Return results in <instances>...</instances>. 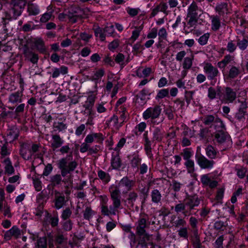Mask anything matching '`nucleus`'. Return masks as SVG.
<instances>
[{
  "label": "nucleus",
  "instance_id": "obj_33",
  "mask_svg": "<svg viewBox=\"0 0 248 248\" xmlns=\"http://www.w3.org/2000/svg\"><path fill=\"white\" fill-rule=\"evenodd\" d=\"M105 70L103 68H100L97 70L94 74L90 78V79L95 82V88L97 89V83L101 79V78L105 75Z\"/></svg>",
  "mask_w": 248,
  "mask_h": 248
},
{
  "label": "nucleus",
  "instance_id": "obj_42",
  "mask_svg": "<svg viewBox=\"0 0 248 248\" xmlns=\"http://www.w3.org/2000/svg\"><path fill=\"white\" fill-rule=\"evenodd\" d=\"M164 137V132L158 128L156 127L153 131L152 141L160 142Z\"/></svg>",
  "mask_w": 248,
  "mask_h": 248
},
{
  "label": "nucleus",
  "instance_id": "obj_48",
  "mask_svg": "<svg viewBox=\"0 0 248 248\" xmlns=\"http://www.w3.org/2000/svg\"><path fill=\"white\" fill-rule=\"evenodd\" d=\"M147 127L146 124L145 122H141L137 124L135 127V134L138 136L142 133Z\"/></svg>",
  "mask_w": 248,
  "mask_h": 248
},
{
  "label": "nucleus",
  "instance_id": "obj_4",
  "mask_svg": "<svg viewBox=\"0 0 248 248\" xmlns=\"http://www.w3.org/2000/svg\"><path fill=\"white\" fill-rule=\"evenodd\" d=\"M19 154L26 160H30L33 156L34 158L43 160L44 152L41 151L42 146L39 143H33L31 146L29 142H19Z\"/></svg>",
  "mask_w": 248,
  "mask_h": 248
},
{
  "label": "nucleus",
  "instance_id": "obj_2",
  "mask_svg": "<svg viewBox=\"0 0 248 248\" xmlns=\"http://www.w3.org/2000/svg\"><path fill=\"white\" fill-rule=\"evenodd\" d=\"M108 192L110 198L112 201V204L109 207L107 205L108 198L106 195H101L99 198L101 200V212L102 215L106 216L116 215L118 210L122 207V201L120 200L119 192L114 186L108 187Z\"/></svg>",
  "mask_w": 248,
  "mask_h": 248
},
{
  "label": "nucleus",
  "instance_id": "obj_12",
  "mask_svg": "<svg viewBox=\"0 0 248 248\" xmlns=\"http://www.w3.org/2000/svg\"><path fill=\"white\" fill-rule=\"evenodd\" d=\"M19 136V130L16 126L8 129L4 136L5 141L12 143L16 140Z\"/></svg>",
  "mask_w": 248,
  "mask_h": 248
},
{
  "label": "nucleus",
  "instance_id": "obj_56",
  "mask_svg": "<svg viewBox=\"0 0 248 248\" xmlns=\"http://www.w3.org/2000/svg\"><path fill=\"white\" fill-rule=\"evenodd\" d=\"M188 223L191 229H198L199 220L196 217L192 216H190Z\"/></svg>",
  "mask_w": 248,
  "mask_h": 248
},
{
  "label": "nucleus",
  "instance_id": "obj_8",
  "mask_svg": "<svg viewBox=\"0 0 248 248\" xmlns=\"http://www.w3.org/2000/svg\"><path fill=\"white\" fill-rule=\"evenodd\" d=\"M203 69L208 80L216 81L217 77L219 75V72L217 67L213 66L211 63L207 62L204 63ZM211 84L214 85L212 81L211 82Z\"/></svg>",
  "mask_w": 248,
  "mask_h": 248
},
{
  "label": "nucleus",
  "instance_id": "obj_28",
  "mask_svg": "<svg viewBox=\"0 0 248 248\" xmlns=\"http://www.w3.org/2000/svg\"><path fill=\"white\" fill-rule=\"evenodd\" d=\"M21 235V232L19 229L14 226L9 230L6 232L4 233V238L7 240H10L12 237L17 238Z\"/></svg>",
  "mask_w": 248,
  "mask_h": 248
},
{
  "label": "nucleus",
  "instance_id": "obj_11",
  "mask_svg": "<svg viewBox=\"0 0 248 248\" xmlns=\"http://www.w3.org/2000/svg\"><path fill=\"white\" fill-rule=\"evenodd\" d=\"M189 211V215H192V210L195 207H198L200 204L201 200L196 194L188 195L187 194L184 199L183 201Z\"/></svg>",
  "mask_w": 248,
  "mask_h": 248
},
{
  "label": "nucleus",
  "instance_id": "obj_14",
  "mask_svg": "<svg viewBox=\"0 0 248 248\" xmlns=\"http://www.w3.org/2000/svg\"><path fill=\"white\" fill-rule=\"evenodd\" d=\"M196 159L197 164L202 169L210 170L215 164V162L211 159H208L204 155Z\"/></svg>",
  "mask_w": 248,
  "mask_h": 248
},
{
  "label": "nucleus",
  "instance_id": "obj_61",
  "mask_svg": "<svg viewBox=\"0 0 248 248\" xmlns=\"http://www.w3.org/2000/svg\"><path fill=\"white\" fill-rule=\"evenodd\" d=\"M224 190L225 189L222 187L219 188L217 189L216 196V200L217 202L220 203H222V199L224 197Z\"/></svg>",
  "mask_w": 248,
  "mask_h": 248
},
{
  "label": "nucleus",
  "instance_id": "obj_43",
  "mask_svg": "<svg viewBox=\"0 0 248 248\" xmlns=\"http://www.w3.org/2000/svg\"><path fill=\"white\" fill-rule=\"evenodd\" d=\"M27 11L30 16H36L39 14L40 9L37 5L31 2L28 4Z\"/></svg>",
  "mask_w": 248,
  "mask_h": 248
},
{
  "label": "nucleus",
  "instance_id": "obj_47",
  "mask_svg": "<svg viewBox=\"0 0 248 248\" xmlns=\"http://www.w3.org/2000/svg\"><path fill=\"white\" fill-rule=\"evenodd\" d=\"M169 95V88H164L159 90L155 96V99L158 100L168 97Z\"/></svg>",
  "mask_w": 248,
  "mask_h": 248
},
{
  "label": "nucleus",
  "instance_id": "obj_49",
  "mask_svg": "<svg viewBox=\"0 0 248 248\" xmlns=\"http://www.w3.org/2000/svg\"><path fill=\"white\" fill-rule=\"evenodd\" d=\"M246 112L238 110L235 113L234 120L232 122L236 123L237 122H244L245 120V115Z\"/></svg>",
  "mask_w": 248,
  "mask_h": 248
},
{
  "label": "nucleus",
  "instance_id": "obj_44",
  "mask_svg": "<svg viewBox=\"0 0 248 248\" xmlns=\"http://www.w3.org/2000/svg\"><path fill=\"white\" fill-rule=\"evenodd\" d=\"M53 128L55 131L62 132L67 129V125L63 122H54L53 124Z\"/></svg>",
  "mask_w": 248,
  "mask_h": 248
},
{
  "label": "nucleus",
  "instance_id": "obj_18",
  "mask_svg": "<svg viewBox=\"0 0 248 248\" xmlns=\"http://www.w3.org/2000/svg\"><path fill=\"white\" fill-rule=\"evenodd\" d=\"M143 140L144 141V149L147 155L150 158L153 157V154L152 151V143L153 142L152 140H150L148 137V131H145L143 134Z\"/></svg>",
  "mask_w": 248,
  "mask_h": 248
},
{
  "label": "nucleus",
  "instance_id": "obj_35",
  "mask_svg": "<svg viewBox=\"0 0 248 248\" xmlns=\"http://www.w3.org/2000/svg\"><path fill=\"white\" fill-rule=\"evenodd\" d=\"M186 205L184 202L177 203L174 206V211L177 214H179L180 213H182L183 215L185 217H186L187 216H189V211L187 209L186 210Z\"/></svg>",
  "mask_w": 248,
  "mask_h": 248
},
{
  "label": "nucleus",
  "instance_id": "obj_36",
  "mask_svg": "<svg viewBox=\"0 0 248 248\" xmlns=\"http://www.w3.org/2000/svg\"><path fill=\"white\" fill-rule=\"evenodd\" d=\"M215 10L220 16H223L228 13V4L222 2L217 5Z\"/></svg>",
  "mask_w": 248,
  "mask_h": 248
},
{
  "label": "nucleus",
  "instance_id": "obj_24",
  "mask_svg": "<svg viewBox=\"0 0 248 248\" xmlns=\"http://www.w3.org/2000/svg\"><path fill=\"white\" fill-rule=\"evenodd\" d=\"M127 194V197L125 200L130 207L133 208L135 205L136 201L138 199L139 195L137 192L135 190H130Z\"/></svg>",
  "mask_w": 248,
  "mask_h": 248
},
{
  "label": "nucleus",
  "instance_id": "obj_7",
  "mask_svg": "<svg viewBox=\"0 0 248 248\" xmlns=\"http://www.w3.org/2000/svg\"><path fill=\"white\" fill-rule=\"evenodd\" d=\"M203 123L206 125H208L210 128H213L215 130H220L224 126L222 121L217 115H207L203 119Z\"/></svg>",
  "mask_w": 248,
  "mask_h": 248
},
{
  "label": "nucleus",
  "instance_id": "obj_26",
  "mask_svg": "<svg viewBox=\"0 0 248 248\" xmlns=\"http://www.w3.org/2000/svg\"><path fill=\"white\" fill-rule=\"evenodd\" d=\"M205 153L207 156L211 159H215L219 156V153L216 148L211 145H208L205 149Z\"/></svg>",
  "mask_w": 248,
  "mask_h": 248
},
{
  "label": "nucleus",
  "instance_id": "obj_53",
  "mask_svg": "<svg viewBox=\"0 0 248 248\" xmlns=\"http://www.w3.org/2000/svg\"><path fill=\"white\" fill-rule=\"evenodd\" d=\"M195 91H185L184 97L187 106L190 104L191 100L193 99V95Z\"/></svg>",
  "mask_w": 248,
  "mask_h": 248
},
{
  "label": "nucleus",
  "instance_id": "obj_54",
  "mask_svg": "<svg viewBox=\"0 0 248 248\" xmlns=\"http://www.w3.org/2000/svg\"><path fill=\"white\" fill-rule=\"evenodd\" d=\"M193 58L190 57L185 58L182 65L183 68L185 70L190 69L192 65Z\"/></svg>",
  "mask_w": 248,
  "mask_h": 248
},
{
  "label": "nucleus",
  "instance_id": "obj_55",
  "mask_svg": "<svg viewBox=\"0 0 248 248\" xmlns=\"http://www.w3.org/2000/svg\"><path fill=\"white\" fill-rule=\"evenodd\" d=\"M227 225L226 222H224L221 220H217L215 222L214 227L216 230L223 231L226 229Z\"/></svg>",
  "mask_w": 248,
  "mask_h": 248
},
{
  "label": "nucleus",
  "instance_id": "obj_52",
  "mask_svg": "<svg viewBox=\"0 0 248 248\" xmlns=\"http://www.w3.org/2000/svg\"><path fill=\"white\" fill-rule=\"evenodd\" d=\"M94 214V212L89 206L86 207L83 211V217L84 219L88 220H90Z\"/></svg>",
  "mask_w": 248,
  "mask_h": 248
},
{
  "label": "nucleus",
  "instance_id": "obj_21",
  "mask_svg": "<svg viewBox=\"0 0 248 248\" xmlns=\"http://www.w3.org/2000/svg\"><path fill=\"white\" fill-rule=\"evenodd\" d=\"M55 207L57 209H60L65 204V196L63 193L58 191H55V199L54 201Z\"/></svg>",
  "mask_w": 248,
  "mask_h": 248
},
{
  "label": "nucleus",
  "instance_id": "obj_13",
  "mask_svg": "<svg viewBox=\"0 0 248 248\" xmlns=\"http://www.w3.org/2000/svg\"><path fill=\"white\" fill-rule=\"evenodd\" d=\"M26 2L24 0H14L12 1V11L13 12V17L15 19L20 16L22 10L24 8Z\"/></svg>",
  "mask_w": 248,
  "mask_h": 248
},
{
  "label": "nucleus",
  "instance_id": "obj_31",
  "mask_svg": "<svg viewBox=\"0 0 248 248\" xmlns=\"http://www.w3.org/2000/svg\"><path fill=\"white\" fill-rule=\"evenodd\" d=\"M224 97L227 102L232 103L236 99V92L230 87H226Z\"/></svg>",
  "mask_w": 248,
  "mask_h": 248
},
{
  "label": "nucleus",
  "instance_id": "obj_6",
  "mask_svg": "<svg viewBox=\"0 0 248 248\" xmlns=\"http://www.w3.org/2000/svg\"><path fill=\"white\" fill-rule=\"evenodd\" d=\"M193 154V151L191 148H186L180 153V155L185 160L184 165L187 172L191 174H194L195 171V163L194 160L191 159Z\"/></svg>",
  "mask_w": 248,
  "mask_h": 248
},
{
  "label": "nucleus",
  "instance_id": "obj_63",
  "mask_svg": "<svg viewBox=\"0 0 248 248\" xmlns=\"http://www.w3.org/2000/svg\"><path fill=\"white\" fill-rule=\"evenodd\" d=\"M72 215V211L69 207L66 208L64 209L61 215V218L63 220H68V219L71 217Z\"/></svg>",
  "mask_w": 248,
  "mask_h": 248
},
{
  "label": "nucleus",
  "instance_id": "obj_5",
  "mask_svg": "<svg viewBox=\"0 0 248 248\" xmlns=\"http://www.w3.org/2000/svg\"><path fill=\"white\" fill-rule=\"evenodd\" d=\"M135 185V182L134 180L130 179L127 176H124L120 180L117 185L113 184L109 186H114V189L118 190L120 200L122 201L121 189L123 194L127 193L128 191L132 190Z\"/></svg>",
  "mask_w": 248,
  "mask_h": 248
},
{
  "label": "nucleus",
  "instance_id": "obj_17",
  "mask_svg": "<svg viewBox=\"0 0 248 248\" xmlns=\"http://www.w3.org/2000/svg\"><path fill=\"white\" fill-rule=\"evenodd\" d=\"M201 181L203 187L208 186L212 189L216 187L218 185L217 181L212 180L209 174L202 175L201 177Z\"/></svg>",
  "mask_w": 248,
  "mask_h": 248
},
{
  "label": "nucleus",
  "instance_id": "obj_41",
  "mask_svg": "<svg viewBox=\"0 0 248 248\" xmlns=\"http://www.w3.org/2000/svg\"><path fill=\"white\" fill-rule=\"evenodd\" d=\"M152 202L155 204L161 202L162 195L160 192L157 189H154L151 192Z\"/></svg>",
  "mask_w": 248,
  "mask_h": 248
},
{
  "label": "nucleus",
  "instance_id": "obj_46",
  "mask_svg": "<svg viewBox=\"0 0 248 248\" xmlns=\"http://www.w3.org/2000/svg\"><path fill=\"white\" fill-rule=\"evenodd\" d=\"M143 28V24L140 26H137L135 27L134 30L132 31V35L130 37V40H132L133 42L136 41L139 37L140 32Z\"/></svg>",
  "mask_w": 248,
  "mask_h": 248
},
{
  "label": "nucleus",
  "instance_id": "obj_3",
  "mask_svg": "<svg viewBox=\"0 0 248 248\" xmlns=\"http://www.w3.org/2000/svg\"><path fill=\"white\" fill-rule=\"evenodd\" d=\"M150 224L148 215L145 213L140 214L136 223V234L138 235L136 248L139 246L141 248H146L149 245L148 242H152L151 241L152 235L146 233L145 230L149 228Z\"/></svg>",
  "mask_w": 248,
  "mask_h": 248
},
{
  "label": "nucleus",
  "instance_id": "obj_45",
  "mask_svg": "<svg viewBox=\"0 0 248 248\" xmlns=\"http://www.w3.org/2000/svg\"><path fill=\"white\" fill-rule=\"evenodd\" d=\"M108 122L109 123L110 126H112L116 129H119L123 124V123H122V121L120 122H119L118 117L115 115L111 117Z\"/></svg>",
  "mask_w": 248,
  "mask_h": 248
},
{
  "label": "nucleus",
  "instance_id": "obj_30",
  "mask_svg": "<svg viewBox=\"0 0 248 248\" xmlns=\"http://www.w3.org/2000/svg\"><path fill=\"white\" fill-rule=\"evenodd\" d=\"M22 96L23 93L22 92L17 91L13 93L9 96V102L13 104L20 103L22 101Z\"/></svg>",
  "mask_w": 248,
  "mask_h": 248
},
{
  "label": "nucleus",
  "instance_id": "obj_40",
  "mask_svg": "<svg viewBox=\"0 0 248 248\" xmlns=\"http://www.w3.org/2000/svg\"><path fill=\"white\" fill-rule=\"evenodd\" d=\"M241 73V69L239 67L235 66H232L230 68L228 74L227 75L228 79H234L236 78Z\"/></svg>",
  "mask_w": 248,
  "mask_h": 248
},
{
  "label": "nucleus",
  "instance_id": "obj_19",
  "mask_svg": "<svg viewBox=\"0 0 248 248\" xmlns=\"http://www.w3.org/2000/svg\"><path fill=\"white\" fill-rule=\"evenodd\" d=\"M131 167L139 170V167L141 164V158L138 153H134L128 156Z\"/></svg>",
  "mask_w": 248,
  "mask_h": 248
},
{
  "label": "nucleus",
  "instance_id": "obj_59",
  "mask_svg": "<svg viewBox=\"0 0 248 248\" xmlns=\"http://www.w3.org/2000/svg\"><path fill=\"white\" fill-rule=\"evenodd\" d=\"M53 10H51L43 14L40 19V21L42 23H46L50 20L52 17Z\"/></svg>",
  "mask_w": 248,
  "mask_h": 248
},
{
  "label": "nucleus",
  "instance_id": "obj_29",
  "mask_svg": "<svg viewBox=\"0 0 248 248\" xmlns=\"http://www.w3.org/2000/svg\"><path fill=\"white\" fill-rule=\"evenodd\" d=\"M199 8L195 1H193L187 9V17H198V11Z\"/></svg>",
  "mask_w": 248,
  "mask_h": 248
},
{
  "label": "nucleus",
  "instance_id": "obj_27",
  "mask_svg": "<svg viewBox=\"0 0 248 248\" xmlns=\"http://www.w3.org/2000/svg\"><path fill=\"white\" fill-rule=\"evenodd\" d=\"M155 69L150 67H145L142 69L141 67L139 68L136 71V75L140 78H147L151 74L154 73Z\"/></svg>",
  "mask_w": 248,
  "mask_h": 248
},
{
  "label": "nucleus",
  "instance_id": "obj_23",
  "mask_svg": "<svg viewBox=\"0 0 248 248\" xmlns=\"http://www.w3.org/2000/svg\"><path fill=\"white\" fill-rule=\"evenodd\" d=\"M2 163L4 165V173L7 175H11L15 173V169L12 165V163L9 157L3 159Z\"/></svg>",
  "mask_w": 248,
  "mask_h": 248
},
{
  "label": "nucleus",
  "instance_id": "obj_25",
  "mask_svg": "<svg viewBox=\"0 0 248 248\" xmlns=\"http://www.w3.org/2000/svg\"><path fill=\"white\" fill-rule=\"evenodd\" d=\"M64 140L59 134L52 135L51 147L53 151H55L63 144Z\"/></svg>",
  "mask_w": 248,
  "mask_h": 248
},
{
  "label": "nucleus",
  "instance_id": "obj_10",
  "mask_svg": "<svg viewBox=\"0 0 248 248\" xmlns=\"http://www.w3.org/2000/svg\"><path fill=\"white\" fill-rule=\"evenodd\" d=\"M225 126L219 130H216L217 131L215 134V139L216 141L220 144L225 145L226 148L223 149V150H225L226 148H228L231 145V140L230 136L229 134L224 131Z\"/></svg>",
  "mask_w": 248,
  "mask_h": 248
},
{
  "label": "nucleus",
  "instance_id": "obj_64",
  "mask_svg": "<svg viewBox=\"0 0 248 248\" xmlns=\"http://www.w3.org/2000/svg\"><path fill=\"white\" fill-rule=\"evenodd\" d=\"M158 39L160 41L166 40L168 36V33L166 29L164 27L161 28L159 30L158 32Z\"/></svg>",
  "mask_w": 248,
  "mask_h": 248
},
{
  "label": "nucleus",
  "instance_id": "obj_15",
  "mask_svg": "<svg viewBox=\"0 0 248 248\" xmlns=\"http://www.w3.org/2000/svg\"><path fill=\"white\" fill-rule=\"evenodd\" d=\"M12 17L10 14L5 13L4 16L1 18L0 22V28L4 33H7L10 30H12L13 26L10 24Z\"/></svg>",
  "mask_w": 248,
  "mask_h": 248
},
{
  "label": "nucleus",
  "instance_id": "obj_58",
  "mask_svg": "<svg viewBox=\"0 0 248 248\" xmlns=\"http://www.w3.org/2000/svg\"><path fill=\"white\" fill-rule=\"evenodd\" d=\"M178 236L181 238L187 239L188 237V229L187 227H181L178 230Z\"/></svg>",
  "mask_w": 248,
  "mask_h": 248
},
{
  "label": "nucleus",
  "instance_id": "obj_38",
  "mask_svg": "<svg viewBox=\"0 0 248 248\" xmlns=\"http://www.w3.org/2000/svg\"><path fill=\"white\" fill-rule=\"evenodd\" d=\"M97 175L104 184H107L111 180V176L110 174L102 170H99L97 171Z\"/></svg>",
  "mask_w": 248,
  "mask_h": 248
},
{
  "label": "nucleus",
  "instance_id": "obj_1",
  "mask_svg": "<svg viewBox=\"0 0 248 248\" xmlns=\"http://www.w3.org/2000/svg\"><path fill=\"white\" fill-rule=\"evenodd\" d=\"M78 165V162L76 160H73L72 152L70 155L59 159L57 162V166L61 170V174H56L50 177L51 185L54 187L60 185L62 182L65 183H68L69 181L71 182L72 177L71 176L64 179L63 180L62 176L64 177L67 174H70L74 171Z\"/></svg>",
  "mask_w": 248,
  "mask_h": 248
},
{
  "label": "nucleus",
  "instance_id": "obj_34",
  "mask_svg": "<svg viewBox=\"0 0 248 248\" xmlns=\"http://www.w3.org/2000/svg\"><path fill=\"white\" fill-rule=\"evenodd\" d=\"M142 187L141 188H140V186H139V191L140 194V197H141V204H144L147 200V198L148 196L149 189H150V184L146 186H144L142 184H141Z\"/></svg>",
  "mask_w": 248,
  "mask_h": 248
},
{
  "label": "nucleus",
  "instance_id": "obj_37",
  "mask_svg": "<svg viewBox=\"0 0 248 248\" xmlns=\"http://www.w3.org/2000/svg\"><path fill=\"white\" fill-rule=\"evenodd\" d=\"M52 77L53 78H58L60 74L62 75L66 74L68 73V67L62 65L60 68H54L52 69Z\"/></svg>",
  "mask_w": 248,
  "mask_h": 248
},
{
  "label": "nucleus",
  "instance_id": "obj_20",
  "mask_svg": "<svg viewBox=\"0 0 248 248\" xmlns=\"http://www.w3.org/2000/svg\"><path fill=\"white\" fill-rule=\"evenodd\" d=\"M90 93L91 94L88 95L86 101L82 106L84 108H93L94 103L97 98V90L94 92H90Z\"/></svg>",
  "mask_w": 248,
  "mask_h": 248
},
{
  "label": "nucleus",
  "instance_id": "obj_57",
  "mask_svg": "<svg viewBox=\"0 0 248 248\" xmlns=\"http://www.w3.org/2000/svg\"><path fill=\"white\" fill-rule=\"evenodd\" d=\"M248 46V41L245 39L243 38L242 40L238 39L237 42V46L241 50H244L247 49Z\"/></svg>",
  "mask_w": 248,
  "mask_h": 248
},
{
  "label": "nucleus",
  "instance_id": "obj_32",
  "mask_svg": "<svg viewBox=\"0 0 248 248\" xmlns=\"http://www.w3.org/2000/svg\"><path fill=\"white\" fill-rule=\"evenodd\" d=\"M111 166L114 170H118L121 168L122 161L118 152L112 154L111 159Z\"/></svg>",
  "mask_w": 248,
  "mask_h": 248
},
{
  "label": "nucleus",
  "instance_id": "obj_39",
  "mask_svg": "<svg viewBox=\"0 0 248 248\" xmlns=\"http://www.w3.org/2000/svg\"><path fill=\"white\" fill-rule=\"evenodd\" d=\"M211 19V28L214 31H217L221 26V21L219 16H212L210 17Z\"/></svg>",
  "mask_w": 248,
  "mask_h": 248
},
{
  "label": "nucleus",
  "instance_id": "obj_9",
  "mask_svg": "<svg viewBox=\"0 0 248 248\" xmlns=\"http://www.w3.org/2000/svg\"><path fill=\"white\" fill-rule=\"evenodd\" d=\"M161 110V107L159 105L148 108L142 113L143 119L145 120L151 119L152 122L154 123V120L159 117Z\"/></svg>",
  "mask_w": 248,
  "mask_h": 248
},
{
  "label": "nucleus",
  "instance_id": "obj_50",
  "mask_svg": "<svg viewBox=\"0 0 248 248\" xmlns=\"http://www.w3.org/2000/svg\"><path fill=\"white\" fill-rule=\"evenodd\" d=\"M105 33L104 29L100 27L97 28L94 31L95 36L97 37H99L101 41H104L105 40L106 34Z\"/></svg>",
  "mask_w": 248,
  "mask_h": 248
},
{
  "label": "nucleus",
  "instance_id": "obj_16",
  "mask_svg": "<svg viewBox=\"0 0 248 248\" xmlns=\"http://www.w3.org/2000/svg\"><path fill=\"white\" fill-rule=\"evenodd\" d=\"M23 55L25 59L33 64L37 63L39 59L38 55L34 52L32 49L25 46L23 50Z\"/></svg>",
  "mask_w": 248,
  "mask_h": 248
},
{
  "label": "nucleus",
  "instance_id": "obj_51",
  "mask_svg": "<svg viewBox=\"0 0 248 248\" xmlns=\"http://www.w3.org/2000/svg\"><path fill=\"white\" fill-rule=\"evenodd\" d=\"M8 143L5 141L4 144L1 146L0 149V155L1 158H6V157L10 155L11 151L8 149Z\"/></svg>",
  "mask_w": 248,
  "mask_h": 248
},
{
  "label": "nucleus",
  "instance_id": "obj_22",
  "mask_svg": "<svg viewBox=\"0 0 248 248\" xmlns=\"http://www.w3.org/2000/svg\"><path fill=\"white\" fill-rule=\"evenodd\" d=\"M31 41L40 53H45L46 52V49L45 42L41 38H32L31 39Z\"/></svg>",
  "mask_w": 248,
  "mask_h": 248
},
{
  "label": "nucleus",
  "instance_id": "obj_62",
  "mask_svg": "<svg viewBox=\"0 0 248 248\" xmlns=\"http://www.w3.org/2000/svg\"><path fill=\"white\" fill-rule=\"evenodd\" d=\"M37 248H47V241L46 237L39 238L36 245Z\"/></svg>",
  "mask_w": 248,
  "mask_h": 248
},
{
  "label": "nucleus",
  "instance_id": "obj_60",
  "mask_svg": "<svg viewBox=\"0 0 248 248\" xmlns=\"http://www.w3.org/2000/svg\"><path fill=\"white\" fill-rule=\"evenodd\" d=\"M182 134L183 137H188L189 138H191L194 136V132H192L191 129L186 125H185L184 127Z\"/></svg>",
  "mask_w": 248,
  "mask_h": 248
}]
</instances>
